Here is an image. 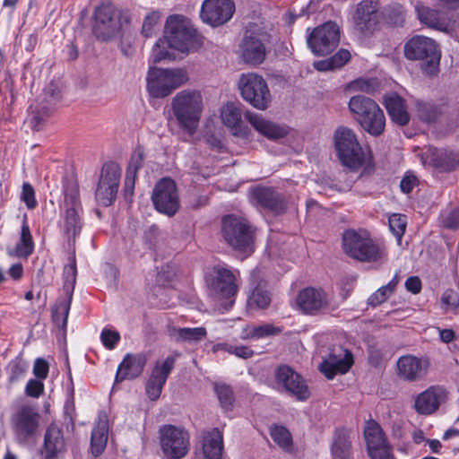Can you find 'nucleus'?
Instances as JSON below:
<instances>
[{"label": "nucleus", "instance_id": "nucleus-11", "mask_svg": "<svg viewBox=\"0 0 459 459\" xmlns=\"http://www.w3.org/2000/svg\"><path fill=\"white\" fill-rule=\"evenodd\" d=\"M160 445L166 459H181L190 449V437L187 431L171 424L159 429Z\"/></svg>", "mask_w": 459, "mask_h": 459}, {"label": "nucleus", "instance_id": "nucleus-2", "mask_svg": "<svg viewBox=\"0 0 459 459\" xmlns=\"http://www.w3.org/2000/svg\"><path fill=\"white\" fill-rule=\"evenodd\" d=\"M163 34L169 47L183 54L195 51L203 46L202 35L190 20L181 14H172L167 18Z\"/></svg>", "mask_w": 459, "mask_h": 459}, {"label": "nucleus", "instance_id": "nucleus-48", "mask_svg": "<svg viewBox=\"0 0 459 459\" xmlns=\"http://www.w3.org/2000/svg\"><path fill=\"white\" fill-rule=\"evenodd\" d=\"M214 390L221 407L226 411L230 410L234 402V394L230 386L225 384H217Z\"/></svg>", "mask_w": 459, "mask_h": 459}, {"label": "nucleus", "instance_id": "nucleus-25", "mask_svg": "<svg viewBox=\"0 0 459 459\" xmlns=\"http://www.w3.org/2000/svg\"><path fill=\"white\" fill-rule=\"evenodd\" d=\"M221 117L223 125L234 136L242 139H248L251 136V130L242 120L240 108L234 103L228 102L221 108Z\"/></svg>", "mask_w": 459, "mask_h": 459}, {"label": "nucleus", "instance_id": "nucleus-60", "mask_svg": "<svg viewBox=\"0 0 459 459\" xmlns=\"http://www.w3.org/2000/svg\"><path fill=\"white\" fill-rule=\"evenodd\" d=\"M349 88L352 91H359L364 92H371L374 91V85L372 80L357 79L352 81Z\"/></svg>", "mask_w": 459, "mask_h": 459}, {"label": "nucleus", "instance_id": "nucleus-22", "mask_svg": "<svg viewBox=\"0 0 459 459\" xmlns=\"http://www.w3.org/2000/svg\"><path fill=\"white\" fill-rule=\"evenodd\" d=\"M210 290L212 295L219 299H225V307H231L234 303V296L238 291L236 276L226 268H218L216 275L210 284Z\"/></svg>", "mask_w": 459, "mask_h": 459}, {"label": "nucleus", "instance_id": "nucleus-37", "mask_svg": "<svg viewBox=\"0 0 459 459\" xmlns=\"http://www.w3.org/2000/svg\"><path fill=\"white\" fill-rule=\"evenodd\" d=\"M53 109V103L50 100L36 101L29 108L27 123L34 130L41 129L43 124L50 117Z\"/></svg>", "mask_w": 459, "mask_h": 459}, {"label": "nucleus", "instance_id": "nucleus-31", "mask_svg": "<svg viewBox=\"0 0 459 459\" xmlns=\"http://www.w3.org/2000/svg\"><path fill=\"white\" fill-rule=\"evenodd\" d=\"M353 364V357L351 352L345 350L343 355L337 357L330 355V357L320 364L321 372L328 378L333 379L337 374H345L349 371Z\"/></svg>", "mask_w": 459, "mask_h": 459}, {"label": "nucleus", "instance_id": "nucleus-42", "mask_svg": "<svg viewBox=\"0 0 459 459\" xmlns=\"http://www.w3.org/2000/svg\"><path fill=\"white\" fill-rule=\"evenodd\" d=\"M175 339L181 342H196L206 337L207 331L204 327H184L174 329Z\"/></svg>", "mask_w": 459, "mask_h": 459}, {"label": "nucleus", "instance_id": "nucleus-23", "mask_svg": "<svg viewBox=\"0 0 459 459\" xmlns=\"http://www.w3.org/2000/svg\"><path fill=\"white\" fill-rule=\"evenodd\" d=\"M176 362L175 356H168L163 361H157L146 384V394L152 401L157 400L162 391L167 378Z\"/></svg>", "mask_w": 459, "mask_h": 459}, {"label": "nucleus", "instance_id": "nucleus-54", "mask_svg": "<svg viewBox=\"0 0 459 459\" xmlns=\"http://www.w3.org/2000/svg\"><path fill=\"white\" fill-rule=\"evenodd\" d=\"M441 303L446 311H455L459 307V296L454 290H446L442 297Z\"/></svg>", "mask_w": 459, "mask_h": 459}, {"label": "nucleus", "instance_id": "nucleus-26", "mask_svg": "<svg viewBox=\"0 0 459 459\" xmlns=\"http://www.w3.org/2000/svg\"><path fill=\"white\" fill-rule=\"evenodd\" d=\"M446 400V389L439 385H433L416 397L414 408L420 414L429 415L435 412Z\"/></svg>", "mask_w": 459, "mask_h": 459}, {"label": "nucleus", "instance_id": "nucleus-19", "mask_svg": "<svg viewBox=\"0 0 459 459\" xmlns=\"http://www.w3.org/2000/svg\"><path fill=\"white\" fill-rule=\"evenodd\" d=\"M274 378L277 385L299 401H306L310 397L309 388L300 374L288 365H281L274 370Z\"/></svg>", "mask_w": 459, "mask_h": 459}, {"label": "nucleus", "instance_id": "nucleus-63", "mask_svg": "<svg viewBox=\"0 0 459 459\" xmlns=\"http://www.w3.org/2000/svg\"><path fill=\"white\" fill-rule=\"evenodd\" d=\"M34 375L40 379L47 378L48 375V364L43 359H37L33 367Z\"/></svg>", "mask_w": 459, "mask_h": 459}, {"label": "nucleus", "instance_id": "nucleus-4", "mask_svg": "<svg viewBox=\"0 0 459 459\" xmlns=\"http://www.w3.org/2000/svg\"><path fill=\"white\" fill-rule=\"evenodd\" d=\"M404 56L407 59L420 62L421 71L434 76L439 72L441 49L437 42L429 37L416 35L404 45Z\"/></svg>", "mask_w": 459, "mask_h": 459}, {"label": "nucleus", "instance_id": "nucleus-5", "mask_svg": "<svg viewBox=\"0 0 459 459\" xmlns=\"http://www.w3.org/2000/svg\"><path fill=\"white\" fill-rule=\"evenodd\" d=\"M189 79L186 68L150 67L146 76L147 91L153 98H165L186 84Z\"/></svg>", "mask_w": 459, "mask_h": 459}, {"label": "nucleus", "instance_id": "nucleus-47", "mask_svg": "<svg viewBox=\"0 0 459 459\" xmlns=\"http://www.w3.org/2000/svg\"><path fill=\"white\" fill-rule=\"evenodd\" d=\"M27 369L28 364L21 357L12 359L7 366L10 382H15L23 377Z\"/></svg>", "mask_w": 459, "mask_h": 459}, {"label": "nucleus", "instance_id": "nucleus-50", "mask_svg": "<svg viewBox=\"0 0 459 459\" xmlns=\"http://www.w3.org/2000/svg\"><path fill=\"white\" fill-rule=\"evenodd\" d=\"M416 112L419 118L426 123L435 121L438 115L437 108L435 105L420 101L416 103Z\"/></svg>", "mask_w": 459, "mask_h": 459}, {"label": "nucleus", "instance_id": "nucleus-41", "mask_svg": "<svg viewBox=\"0 0 459 459\" xmlns=\"http://www.w3.org/2000/svg\"><path fill=\"white\" fill-rule=\"evenodd\" d=\"M34 243L30 234V227L24 220L22 225L20 240L15 247V254L21 257H27L32 254Z\"/></svg>", "mask_w": 459, "mask_h": 459}, {"label": "nucleus", "instance_id": "nucleus-17", "mask_svg": "<svg viewBox=\"0 0 459 459\" xmlns=\"http://www.w3.org/2000/svg\"><path fill=\"white\" fill-rule=\"evenodd\" d=\"M429 367L430 361L429 358L407 354L401 356L397 359L396 374L404 382H420L427 377Z\"/></svg>", "mask_w": 459, "mask_h": 459}, {"label": "nucleus", "instance_id": "nucleus-58", "mask_svg": "<svg viewBox=\"0 0 459 459\" xmlns=\"http://www.w3.org/2000/svg\"><path fill=\"white\" fill-rule=\"evenodd\" d=\"M22 200L25 203L28 209H33L37 206L35 192L30 183H23L22 185Z\"/></svg>", "mask_w": 459, "mask_h": 459}, {"label": "nucleus", "instance_id": "nucleus-44", "mask_svg": "<svg viewBox=\"0 0 459 459\" xmlns=\"http://www.w3.org/2000/svg\"><path fill=\"white\" fill-rule=\"evenodd\" d=\"M72 299L66 296L64 299L59 300L52 310V317L54 323L62 328H65L67 324L68 314L71 307Z\"/></svg>", "mask_w": 459, "mask_h": 459}, {"label": "nucleus", "instance_id": "nucleus-12", "mask_svg": "<svg viewBox=\"0 0 459 459\" xmlns=\"http://www.w3.org/2000/svg\"><path fill=\"white\" fill-rule=\"evenodd\" d=\"M65 212L60 227L65 236L70 240L74 239L81 232L82 223L80 216L81 204L79 192L75 183H71L64 188Z\"/></svg>", "mask_w": 459, "mask_h": 459}, {"label": "nucleus", "instance_id": "nucleus-36", "mask_svg": "<svg viewBox=\"0 0 459 459\" xmlns=\"http://www.w3.org/2000/svg\"><path fill=\"white\" fill-rule=\"evenodd\" d=\"M108 420L105 412L99 414V420L92 429L91 449L95 456L100 455L105 449L108 442Z\"/></svg>", "mask_w": 459, "mask_h": 459}, {"label": "nucleus", "instance_id": "nucleus-55", "mask_svg": "<svg viewBox=\"0 0 459 459\" xmlns=\"http://www.w3.org/2000/svg\"><path fill=\"white\" fill-rule=\"evenodd\" d=\"M393 291L389 287L384 285L375 291L368 299L369 305L377 307L385 302L391 295Z\"/></svg>", "mask_w": 459, "mask_h": 459}, {"label": "nucleus", "instance_id": "nucleus-40", "mask_svg": "<svg viewBox=\"0 0 459 459\" xmlns=\"http://www.w3.org/2000/svg\"><path fill=\"white\" fill-rule=\"evenodd\" d=\"M282 332V329L270 324H264L258 326L247 325L243 329L241 335L242 339H261L267 336L278 335Z\"/></svg>", "mask_w": 459, "mask_h": 459}, {"label": "nucleus", "instance_id": "nucleus-10", "mask_svg": "<svg viewBox=\"0 0 459 459\" xmlns=\"http://www.w3.org/2000/svg\"><path fill=\"white\" fill-rule=\"evenodd\" d=\"M238 89L244 100L258 110L270 106L272 95L265 80L257 74H243L238 81Z\"/></svg>", "mask_w": 459, "mask_h": 459}, {"label": "nucleus", "instance_id": "nucleus-21", "mask_svg": "<svg viewBox=\"0 0 459 459\" xmlns=\"http://www.w3.org/2000/svg\"><path fill=\"white\" fill-rule=\"evenodd\" d=\"M414 8L421 24L447 34L456 30V22L449 19L443 12L432 9L420 2Z\"/></svg>", "mask_w": 459, "mask_h": 459}, {"label": "nucleus", "instance_id": "nucleus-61", "mask_svg": "<svg viewBox=\"0 0 459 459\" xmlns=\"http://www.w3.org/2000/svg\"><path fill=\"white\" fill-rule=\"evenodd\" d=\"M445 228L456 230L459 228V208L445 215L442 219Z\"/></svg>", "mask_w": 459, "mask_h": 459}, {"label": "nucleus", "instance_id": "nucleus-53", "mask_svg": "<svg viewBox=\"0 0 459 459\" xmlns=\"http://www.w3.org/2000/svg\"><path fill=\"white\" fill-rule=\"evenodd\" d=\"M143 148L141 146H137L131 155L126 172H129V175H137L138 169L143 166Z\"/></svg>", "mask_w": 459, "mask_h": 459}, {"label": "nucleus", "instance_id": "nucleus-8", "mask_svg": "<svg viewBox=\"0 0 459 459\" xmlns=\"http://www.w3.org/2000/svg\"><path fill=\"white\" fill-rule=\"evenodd\" d=\"M93 32L103 41L117 37L128 19L111 4H102L95 11Z\"/></svg>", "mask_w": 459, "mask_h": 459}, {"label": "nucleus", "instance_id": "nucleus-30", "mask_svg": "<svg viewBox=\"0 0 459 459\" xmlns=\"http://www.w3.org/2000/svg\"><path fill=\"white\" fill-rule=\"evenodd\" d=\"M65 450V442L62 429L56 424L48 427L44 437V454L46 459H56Z\"/></svg>", "mask_w": 459, "mask_h": 459}, {"label": "nucleus", "instance_id": "nucleus-20", "mask_svg": "<svg viewBox=\"0 0 459 459\" xmlns=\"http://www.w3.org/2000/svg\"><path fill=\"white\" fill-rule=\"evenodd\" d=\"M235 12L232 0H204L200 12L202 21L212 27L229 22Z\"/></svg>", "mask_w": 459, "mask_h": 459}, {"label": "nucleus", "instance_id": "nucleus-14", "mask_svg": "<svg viewBox=\"0 0 459 459\" xmlns=\"http://www.w3.org/2000/svg\"><path fill=\"white\" fill-rule=\"evenodd\" d=\"M307 45L316 56H326L333 51L340 41V30L335 22H327L312 30Z\"/></svg>", "mask_w": 459, "mask_h": 459}, {"label": "nucleus", "instance_id": "nucleus-18", "mask_svg": "<svg viewBox=\"0 0 459 459\" xmlns=\"http://www.w3.org/2000/svg\"><path fill=\"white\" fill-rule=\"evenodd\" d=\"M121 176V169L116 163H107L102 167L100 181L96 189L97 201L109 206L115 200Z\"/></svg>", "mask_w": 459, "mask_h": 459}, {"label": "nucleus", "instance_id": "nucleus-38", "mask_svg": "<svg viewBox=\"0 0 459 459\" xmlns=\"http://www.w3.org/2000/svg\"><path fill=\"white\" fill-rule=\"evenodd\" d=\"M223 451L222 434L212 429L204 434L203 453L206 459H221Z\"/></svg>", "mask_w": 459, "mask_h": 459}, {"label": "nucleus", "instance_id": "nucleus-13", "mask_svg": "<svg viewBox=\"0 0 459 459\" xmlns=\"http://www.w3.org/2000/svg\"><path fill=\"white\" fill-rule=\"evenodd\" d=\"M271 35L264 28H253L247 30L239 45V54L245 63L256 65L265 59V44Z\"/></svg>", "mask_w": 459, "mask_h": 459}, {"label": "nucleus", "instance_id": "nucleus-3", "mask_svg": "<svg viewBox=\"0 0 459 459\" xmlns=\"http://www.w3.org/2000/svg\"><path fill=\"white\" fill-rule=\"evenodd\" d=\"M349 110L354 120L373 136L382 134L385 127V117L378 104L369 97L358 94L350 99Z\"/></svg>", "mask_w": 459, "mask_h": 459}, {"label": "nucleus", "instance_id": "nucleus-1", "mask_svg": "<svg viewBox=\"0 0 459 459\" xmlns=\"http://www.w3.org/2000/svg\"><path fill=\"white\" fill-rule=\"evenodd\" d=\"M171 119L189 135L195 134L204 110V100L196 90L178 91L171 100Z\"/></svg>", "mask_w": 459, "mask_h": 459}, {"label": "nucleus", "instance_id": "nucleus-15", "mask_svg": "<svg viewBox=\"0 0 459 459\" xmlns=\"http://www.w3.org/2000/svg\"><path fill=\"white\" fill-rule=\"evenodd\" d=\"M152 200L159 212L174 216L180 207L176 183L170 178L160 179L153 188Z\"/></svg>", "mask_w": 459, "mask_h": 459}, {"label": "nucleus", "instance_id": "nucleus-57", "mask_svg": "<svg viewBox=\"0 0 459 459\" xmlns=\"http://www.w3.org/2000/svg\"><path fill=\"white\" fill-rule=\"evenodd\" d=\"M368 452L371 459H394L388 443L378 446L374 450H368Z\"/></svg>", "mask_w": 459, "mask_h": 459}, {"label": "nucleus", "instance_id": "nucleus-49", "mask_svg": "<svg viewBox=\"0 0 459 459\" xmlns=\"http://www.w3.org/2000/svg\"><path fill=\"white\" fill-rule=\"evenodd\" d=\"M160 22V13L157 11L149 13L143 22L142 34L146 37H152L158 30Z\"/></svg>", "mask_w": 459, "mask_h": 459}, {"label": "nucleus", "instance_id": "nucleus-52", "mask_svg": "<svg viewBox=\"0 0 459 459\" xmlns=\"http://www.w3.org/2000/svg\"><path fill=\"white\" fill-rule=\"evenodd\" d=\"M389 228L398 239H401L406 229V217L401 214H393L389 217Z\"/></svg>", "mask_w": 459, "mask_h": 459}, {"label": "nucleus", "instance_id": "nucleus-51", "mask_svg": "<svg viewBox=\"0 0 459 459\" xmlns=\"http://www.w3.org/2000/svg\"><path fill=\"white\" fill-rule=\"evenodd\" d=\"M76 264L75 260L73 258L72 264L65 266L64 270V277H65V283H64V291L66 296L70 297V299H73V292L76 279Z\"/></svg>", "mask_w": 459, "mask_h": 459}, {"label": "nucleus", "instance_id": "nucleus-43", "mask_svg": "<svg viewBox=\"0 0 459 459\" xmlns=\"http://www.w3.org/2000/svg\"><path fill=\"white\" fill-rule=\"evenodd\" d=\"M174 50L175 49L169 47V40L163 34V38L159 39L152 48V58L154 63L163 60H175L176 54L174 53Z\"/></svg>", "mask_w": 459, "mask_h": 459}, {"label": "nucleus", "instance_id": "nucleus-62", "mask_svg": "<svg viewBox=\"0 0 459 459\" xmlns=\"http://www.w3.org/2000/svg\"><path fill=\"white\" fill-rule=\"evenodd\" d=\"M351 58V54L346 49H340L334 56L330 57L334 69L340 68L344 65Z\"/></svg>", "mask_w": 459, "mask_h": 459}, {"label": "nucleus", "instance_id": "nucleus-27", "mask_svg": "<svg viewBox=\"0 0 459 459\" xmlns=\"http://www.w3.org/2000/svg\"><path fill=\"white\" fill-rule=\"evenodd\" d=\"M251 197L261 207L267 209L275 214L281 213L286 209L284 197L273 187L256 186L251 191Z\"/></svg>", "mask_w": 459, "mask_h": 459}, {"label": "nucleus", "instance_id": "nucleus-32", "mask_svg": "<svg viewBox=\"0 0 459 459\" xmlns=\"http://www.w3.org/2000/svg\"><path fill=\"white\" fill-rule=\"evenodd\" d=\"M427 160L439 171H450L459 164V154L447 149L430 148L427 153Z\"/></svg>", "mask_w": 459, "mask_h": 459}, {"label": "nucleus", "instance_id": "nucleus-24", "mask_svg": "<svg viewBox=\"0 0 459 459\" xmlns=\"http://www.w3.org/2000/svg\"><path fill=\"white\" fill-rule=\"evenodd\" d=\"M299 308L307 315H317L328 307V298L322 289L307 287L297 296Z\"/></svg>", "mask_w": 459, "mask_h": 459}, {"label": "nucleus", "instance_id": "nucleus-7", "mask_svg": "<svg viewBox=\"0 0 459 459\" xmlns=\"http://www.w3.org/2000/svg\"><path fill=\"white\" fill-rule=\"evenodd\" d=\"M221 234L234 249L247 255L254 251V230L246 219L234 215L224 216Z\"/></svg>", "mask_w": 459, "mask_h": 459}, {"label": "nucleus", "instance_id": "nucleus-28", "mask_svg": "<svg viewBox=\"0 0 459 459\" xmlns=\"http://www.w3.org/2000/svg\"><path fill=\"white\" fill-rule=\"evenodd\" d=\"M245 117L256 132L268 139H280L287 134V131L283 127L265 118L261 114L247 111Z\"/></svg>", "mask_w": 459, "mask_h": 459}, {"label": "nucleus", "instance_id": "nucleus-39", "mask_svg": "<svg viewBox=\"0 0 459 459\" xmlns=\"http://www.w3.org/2000/svg\"><path fill=\"white\" fill-rule=\"evenodd\" d=\"M364 437L368 450H374L375 447L387 443L380 425L373 420L367 422L364 429Z\"/></svg>", "mask_w": 459, "mask_h": 459}, {"label": "nucleus", "instance_id": "nucleus-46", "mask_svg": "<svg viewBox=\"0 0 459 459\" xmlns=\"http://www.w3.org/2000/svg\"><path fill=\"white\" fill-rule=\"evenodd\" d=\"M272 439L282 449L290 450L292 446V437L283 426L274 425L270 429Z\"/></svg>", "mask_w": 459, "mask_h": 459}, {"label": "nucleus", "instance_id": "nucleus-56", "mask_svg": "<svg viewBox=\"0 0 459 459\" xmlns=\"http://www.w3.org/2000/svg\"><path fill=\"white\" fill-rule=\"evenodd\" d=\"M100 339L103 345L108 349L112 350L116 347L117 343L120 340V334L117 331H112L109 329H103L100 334Z\"/></svg>", "mask_w": 459, "mask_h": 459}, {"label": "nucleus", "instance_id": "nucleus-29", "mask_svg": "<svg viewBox=\"0 0 459 459\" xmlns=\"http://www.w3.org/2000/svg\"><path fill=\"white\" fill-rule=\"evenodd\" d=\"M146 361L147 358L143 353L126 354L118 366L116 382L139 377L143 371Z\"/></svg>", "mask_w": 459, "mask_h": 459}, {"label": "nucleus", "instance_id": "nucleus-16", "mask_svg": "<svg viewBox=\"0 0 459 459\" xmlns=\"http://www.w3.org/2000/svg\"><path fill=\"white\" fill-rule=\"evenodd\" d=\"M39 414L30 405H22L11 418L13 434L19 443H26L38 431Z\"/></svg>", "mask_w": 459, "mask_h": 459}, {"label": "nucleus", "instance_id": "nucleus-59", "mask_svg": "<svg viewBox=\"0 0 459 459\" xmlns=\"http://www.w3.org/2000/svg\"><path fill=\"white\" fill-rule=\"evenodd\" d=\"M44 392V384L40 380L30 379L25 387V393L28 396L38 398Z\"/></svg>", "mask_w": 459, "mask_h": 459}, {"label": "nucleus", "instance_id": "nucleus-33", "mask_svg": "<svg viewBox=\"0 0 459 459\" xmlns=\"http://www.w3.org/2000/svg\"><path fill=\"white\" fill-rule=\"evenodd\" d=\"M378 2L376 0H363L357 7L354 15L355 24L361 30H370L377 22Z\"/></svg>", "mask_w": 459, "mask_h": 459}, {"label": "nucleus", "instance_id": "nucleus-64", "mask_svg": "<svg viewBox=\"0 0 459 459\" xmlns=\"http://www.w3.org/2000/svg\"><path fill=\"white\" fill-rule=\"evenodd\" d=\"M417 184L418 178L414 175L407 173L403 178L400 183V187L403 193L409 194L414 188V186H417Z\"/></svg>", "mask_w": 459, "mask_h": 459}, {"label": "nucleus", "instance_id": "nucleus-35", "mask_svg": "<svg viewBox=\"0 0 459 459\" xmlns=\"http://www.w3.org/2000/svg\"><path fill=\"white\" fill-rule=\"evenodd\" d=\"M352 454L351 433L345 429H337L331 444L332 459H351Z\"/></svg>", "mask_w": 459, "mask_h": 459}, {"label": "nucleus", "instance_id": "nucleus-9", "mask_svg": "<svg viewBox=\"0 0 459 459\" xmlns=\"http://www.w3.org/2000/svg\"><path fill=\"white\" fill-rule=\"evenodd\" d=\"M334 143L337 155L342 165L356 169L363 164L364 152L352 129L345 126L337 128Z\"/></svg>", "mask_w": 459, "mask_h": 459}, {"label": "nucleus", "instance_id": "nucleus-6", "mask_svg": "<svg viewBox=\"0 0 459 459\" xmlns=\"http://www.w3.org/2000/svg\"><path fill=\"white\" fill-rule=\"evenodd\" d=\"M342 248L347 255L361 262H376L385 255L365 230H347L342 234Z\"/></svg>", "mask_w": 459, "mask_h": 459}, {"label": "nucleus", "instance_id": "nucleus-34", "mask_svg": "<svg viewBox=\"0 0 459 459\" xmlns=\"http://www.w3.org/2000/svg\"><path fill=\"white\" fill-rule=\"evenodd\" d=\"M385 107L391 119L399 126H405L410 121L405 100L397 93L385 97Z\"/></svg>", "mask_w": 459, "mask_h": 459}, {"label": "nucleus", "instance_id": "nucleus-45", "mask_svg": "<svg viewBox=\"0 0 459 459\" xmlns=\"http://www.w3.org/2000/svg\"><path fill=\"white\" fill-rule=\"evenodd\" d=\"M270 303V295L260 287L255 288L247 299V307L251 310L266 308Z\"/></svg>", "mask_w": 459, "mask_h": 459}]
</instances>
